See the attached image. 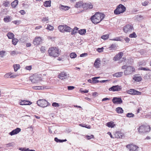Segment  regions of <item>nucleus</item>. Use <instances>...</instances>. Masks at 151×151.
I'll use <instances>...</instances> for the list:
<instances>
[{
  "label": "nucleus",
  "mask_w": 151,
  "mask_h": 151,
  "mask_svg": "<svg viewBox=\"0 0 151 151\" xmlns=\"http://www.w3.org/2000/svg\"><path fill=\"white\" fill-rule=\"evenodd\" d=\"M104 14L99 13H96L91 17L92 22L96 24L100 22L104 18Z\"/></svg>",
  "instance_id": "1"
},
{
  "label": "nucleus",
  "mask_w": 151,
  "mask_h": 151,
  "mask_svg": "<svg viewBox=\"0 0 151 151\" xmlns=\"http://www.w3.org/2000/svg\"><path fill=\"white\" fill-rule=\"evenodd\" d=\"M49 55L53 57H58L60 54V51L56 47H50L48 50Z\"/></svg>",
  "instance_id": "2"
},
{
  "label": "nucleus",
  "mask_w": 151,
  "mask_h": 151,
  "mask_svg": "<svg viewBox=\"0 0 151 151\" xmlns=\"http://www.w3.org/2000/svg\"><path fill=\"white\" fill-rule=\"evenodd\" d=\"M126 8L122 4L118 5L116 9L114 10V13L115 14H119L124 13L126 11Z\"/></svg>",
  "instance_id": "3"
},
{
  "label": "nucleus",
  "mask_w": 151,
  "mask_h": 151,
  "mask_svg": "<svg viewBox=\"0 0 151 151\" xmlns=\"http://www.w3.org/2000/svg\"><path fill=\"white\" fill-rule=\"evenodd\" d=\"M139 132L140 134H143L149 132L150 130V127L149 125H142L138 128Z\"/></svg>",
  "instance_id": "4"
},
{
  "label": "nucleus",
  "mask_w": 151,
  "mask_h": 151,
  "mask_svg": "<svg viewBox=\"0 0 151 151\" xmlns=\"http://www.w3.org/2000/svg\"><path fill=\"white\" fill-rule=\"evenodd\" d=\"M48 102L44 99H40L37 101L38 105L42 107H45L48 106Z\"/></svg>",
  "instance_id": "5"
},
{
  "label": "nucleus",
  "mask_w": 151,
  "mask_h": 151,
  "mask_svg": "<svg viewBox=\"0 0 151 151\" xmlns=\"http://www.w3.org/2000/svg\"><path fill=\"white\" fill-rule=\"evenodd\" d=\"M133 29V27L132 25L129 24H127L123 28L124 31L126 33L130 32Z\"/></svg>",
  "instance_id": "6"
},
{
  "label": "nucleus",
  "mask_w": 151,
  "mask_h": 151,
  "mask_svg": "<svg viewBox=\"0 0 151 151\" xmlns=\"http://www.w3.org/2000/svg\"><path fill=\"white\" fill-rule=\"evenodd\" d=\"M134 71L135 69L132 66H128L127 68V70L124 71V75H129Z\"/></svg>",
  "instance_id": "7"
},
{
  "label": "nucleus",
  "mask_w": 151,
  "mask_h": 151,
  "mask_svg": "<svg viewBox=\"0 0 151 151\" xmlns=\"http://www.w3.org/2000/svg\"><path fill=\"white\" fill-rule=\"evenodd\" d=\"M121 89V86L119 85L114 86L109 88V91H119Z\"/></svg>",
  "instance_id": "8"
},
{
  "label": "nucleus",
  "mask_w": 151,
  "mask_h": 151,
  "mask_svg": "<svg viewBox=\"0 0 151 151\" xmlns=\"http://www.w3.org/2000/svg\"><path fill=\"white\" fill-rule=\"evenodd\" d=\"M69 77V74L64 72L61 73L58 75L59 78L62 80L67 79Z\"/></svg>",
  "instance_id": "9"
},
{
  "label": "nucleus",
  "mask_w": 151,
  "mask_h": 151,
  "mask_svg": "<svg viewBox=\"0 0 151 151\" xmlns=\"http://www.w3.org/2000/svg\"><path fill=\"white\" fill-rule=\"evenodd\" d=\"M127 147L129 149L130 151H137L139 147L134 145H130L127 146Z\"/></svg>",
  "instance_id": "10"
},
{
  "label": "nucleus",
  "mask_w": 151,
  "mask_h": 151,
  "mask_svg": "<svg viewBox=\"0 0 151 151\" xmlns=\"http://www.w3.org/2000/svg\"><path fill=\"white\" fill-rule=\"evenodd\" d=\"M128 93L131 95H140L141 93L140 92L137 91L133 89H131L129 90L127 92Z\"/></svg>",
  "instance_id": "11"
},
{
  "label": "nucleus",
  "mask_w": 151,
  "mask_h": 151,
  "mask_svg": "<svg viewBox=\"0 0 151 151\" xmlns=\"http://www.w3.org/2000/svg\"><path fill=\"white\" fill-rule=\"evenodd\" d=\"M112 101L114 104H121L122 103V101L120 98L114 97L113 98Z\"/></svg>",
  "instance_id": "12"
},
{
  "label": "nucleus",
  "mask_w": 151,
  "mask_h": 151,
  "mask_svg": "<svg viewBox=\"0 0 151 151\" xmlns=\"http://www.w3.org/2000/svg\"><path fill=\"white\" fill-rule=\"evenodd\" d=\"M93 7V5L90 2L84 3L82 5V8L85 9H87L88 8L92 9Z\"/></svg>",
  "instance_id": "13"
},
{
  "label": "nucleus",
  "mask_w": 151,
  "mask_h": 151,
  "mask_svg": "<svg viewBox=\"0 0 151 151\" xmlns=\"http://www.w3.org/2000/svg\"><path fill=\"white\" fill-rule=\"evenodd\" d=\"M17 76V75H14L13 73L9 72L5 74L4 77L5 78H13Z\"/></svg>",
  "instance_id": "14"
},
{
  "label": "nucleus",
  "mask_w": 151,
  "mask_h": 151,
  "mask_svg": "<svg viewBox=\"0 0 151 151\" xmlns=\"http://www.w3.org/2000/svg\"><path fill=\"white\" fill-rule=\"evenodd\" d=\"M21 131V129L20 128H17L15 129L12 130V132L9 133V134L11 136L16 134H18Z\"/></svg>",
  "instance_id": "15"
},
{
  "label": "nucleus",
  "mask_w": 151,
  "mask_h": 151,
  "mask_svg": "<svg viewBox=\"0 0 151 151\" xmlns=\"http://www.w3.org/2000/svg\"><path fill=\"white\" fill-rule=\"evenodd\" d=\"M123 55V53L122 52H120L115 56L113 60L114 61H117L122 58Z\"/></svg>",
  "instance_id": "16"
},
{
  "label": "nucleus",
  "mask_w": 151,
  "mask_h": 151,
  "mask_svg": "<svg viewBox=\"0 0 151 151\" xmlns=\"http://www.w3.org/2000/svg\"><path fill=\"white\" fill-rule=\"evenodd\" d=\"M41 39L40 37H36L34 40L33 43L35 45H38L40 44L41 42Z\"/></svg>",
  "instance_id": "17"
},
{
  "label": "nucleus",
  "mask_w": 151,
  "mask_h": 151,
  "mask_svg": "<svg viewBox=\"0 0 151 151\" xmlns=\"http://www.w3.org/2000/svg\"><path fill=\"white\" fill-rule=\"evenodd\" d=\"M29 80L32 83H37L38 82V78L36 76H32L29 77Z\"/></svg>",
  "instance_id": "18"
},
{
  "label": "nucleus",
  "mask_w": 151,
  "mask_h": 151,
  "mask_svg": "<svg viewBox=\"0 0 151 151\" xmlns=\"http://www.w3.org/2000/svg\"><path fill=\"white\" fill-rule=\"evenodd\" d=\"M59 7L61 11H67L70 8V7L62 5H60Z\"/></svg>",
  "instance_id": "19"
},
{
  "label": "nucleus",
  "mask_w": 151,
  "mask_h": 151,
  "mask_svg": "<svg viewBox=\"0 0 151 151\" xmlns=\"http://www.w3.org/2000/svg\"><path fill=\"white\" fill-rule=\"evenodd\" d=\"M100 60L99 58H97L96 59L94 63V66L96 68H98L100 66Z\"/></svg>",
  "instance_id": "20"
},
{
  "label": "nucleus",
  "mask_w": 151,
  "mask_h": 151,
  "mask_svg": "<svg viewBox=\"0 0 151 151\" xmlns=\"http://www.w3.org/2000/svg\"><path fill=\"white\" fill-rule=\"evenodd\" d=\"M123 136V134L119 132H116L114 134L115 137L117 138H122Z\"/></svg>",
  "instance_id": "21"
},
{
  "label": "nucleus",
  "mask_w": 151,
  "mask_h": 151,
  "mask_svg": "<svg viewBox=\"0 0 151 151\" xmlns=\"http://www.w3.org/2000/svg\"><path fill=\"white\" fill-rule=\"evenodd\" d=\"M133 79L135 81L139 82L142 80V78L141 76H139L138 75H135L134 76Z\"/></svg>",
  "instance_id": "22"
},
{
  "label": "nucleus",
  "mask_w": 151,
  "mask_h": 151,
  "mask_svg": "<svg viewBox=\"0 0 151 151\" xmlns=\"http://www.w3.org/2000/svg\"><path fill=\"white\" fill-rule=\"evenodd\" d=\"M123 72H118L113 74V76L114 77H121L123 74Z\"/></svg>",
  "instance_id": "23"
},
{
  "label": "nucleus",
  "mask_w": 151,
  "mask_h": 151,
  "mask_svg": "<svg viewBox=\"0 0 151 151\" xmlns=\"http://www.w3.org/2000/svg\"><path fill=\"white\" fill-rule=\"evenodd\" d=\"M106 126L108 127L112 128L114 127L115 126V124H114V122H110L106 124Z\"/></svg>",
  "instance_id": "24"
},
{
  "label": "nucleus",
  "mask_w": 151,
  "mask_h": 151,
  "mask_svg": "<svg viewBox=\"0 0 151 151\" xmlns=\"http://www.w3.org/2000/svg\"><path fill=\"white\" fill-rule=\"evenodd\" d=\"M64 29H65L64 32H70L71 30V29L70 28V27L67 25H64Z\"/></svg>",
  "instance_id": "25"
},
{
  "label": "nucleus",
  "mask_w": 151,
  "mask_h": 151,
  "mask_svg": "<svg viewBox=\"0 0 151 151\" xmlns=\"http://www.w3.org/2000/svg\"><path fill=\"white\" fill-rule=\"evenodd\" d=\"M51 1H46L44 2V5L46 7H50L51 6Z\"/></svg>",
  "instance_id": "26"
},
{
  "label": "nucleus",
  "mask_w": 151,
  "mask_h": 151,
  "mask_svg": "<svg viewBox=\"0 0 151 151\" xmlns=\"http://www.w3.org/2000/svg\"><path fill=\"white\" fill-rule=\"evenodd\" d=\"M18 1L17 0H15L11 3V5L12 8H14L17 5Z\"/></svg>",
  "instance_id": "27"
},
{
  "label": "nucleus",
  "mask_w": 151,
  "mask_h": 151,
  "mask_svg": "<svg viewBox=\"0 0 151 151\" xmlns=\"http://www.w3.org/2000/svg\"><path fill=\"white\" fill-rule=\"evenodd\" d=\"M116 45L115 44H112L109 47V49L110 50H115L116 48Z\"/></svg>",
  "instance_id": "28"
},
{
  "label": "nucleus",
  "mask_w": 151,
  "mask_h": 151,
  "mask_svg": "<svg viewBox=\"0 0 151 151\" xmlns=\"http://www.w3.org/2000/svg\"><path fill=\"white\" fill-rule=\"evenodd\" d=\"M83 3L81 1L78 2L76 3L75 5V7L76 8H78L82 6V5H83Z\"/></svg>",
  "instance_id": "29"
},
{
  "label": "nucleus",
  "mask_w": 151,
  "mask_h": 151,
  "mask_svg": "<svg viewBox=\"0 0 151 151\" xmlns=\"http://www.w3.org/2000/svg\"><path fill=\"white\" fill-rule=\"evenodd\" d=\"M116 111L119 114H122L123 113V110L120 107H118L116 109Z\"/></svg>",
  "instance_id": "30"
},
{
  "label": "nucleus",
  "mask_w": 151,
  "mask_h": 151,
  "mask_svg": "<svg viewBox=\"0 0 151 151\" xmlns=\"http://www.w3.org/2000/svg\"><path fill=\"white\" fill-rule=\"evenodd\" d=\"M10 17L9 16H6V17L4 19V20L5 22L7 23L11 21Z\"/></svg>",
  "instance_id": "31"
},
{
  "label": "nucleus",
  "mask_w": 151,
  "mask_h": 151,
  "mask_svg": "<svg viewBox=\"0 0 151 151\" xmlns=\"http://www.w3.org/2000/svg\"><path fill=\"white\" fill-rule=\"evenodd\" d=\"M123 38L122 37H115L111 40L113 41H122V40Z\"/></svg>",
  "instance_id": "32"
},
{
  "label": "nucleus",
  "mask_w": 151,
  "mask_h": 151,
  "mask_svg": "<svg viewBox=\"0 0 151 151\" xmlns=\"http://www.w3.org/2000/svg\"><path fill=\"white\" fill-rule=\"evenodd\" d=\"M13 68H14V71L15 72H16L17 70L19 69L20 66L19 64H15L13 65Z\"/></svg>",
  "instance_id": "33"
},
{
  "label": "nucleus",
  "mask_w": 151,
  "mask_h": 151,
  "mask_svg": "<svg viewBox=\"0 0 151 151\" xmlns=\"http://www.w3.org/2000/svg\"><path fill=\"white\" fill-rule=\"evenodd\" d=\"M79 126L82 127H86L87 128L90 129L91 128V127L90 125H87L86 124H80Z\"/></svg>",
  "instance_id": "34"
},
{
  "label": "nucleus",
  "mask_w": 151,
  "mask_h": 151,
  "mask_svg": "<svg viewBox=\"0 0 151 151\" xmlns=\"http://www.w3.org/2000/svg\"><path fill=\"white\" fill-rule=\"evenodd\" d=\"M7 36L9 39H11L14 38V35L12 33L9 32L7 34Z\"/></svg>",
  "instance_id": "35"
},
{
  "label": "nucleus",
  "mask_w": 151,
  "mask_h": 151,
  "mask_svg": "<svg viewBox=\"0 0 151 151\" xmlns=\"http://www.w3.org/2000/svg\"><path fill=\"white\" fill-rule=\"evenodd\" d=\"M64 25H60L58 26V29L59 31L62 32H64Z\"/></svg>",
  "instance_id": "36"
},
{
  "label": "nucleus",
  "mask_w": 151,
  "mask_h": 151,
  "mask_svg": "<svg viewBox=\"0 0 151 151\" xmlns=\"http://www.w3.org/2000/svg\"><path fill=\"white\" fill-rule=\"evenodd\" d=\"M18 41V40L17 38H12V44L14 45H16Z\"/></svg>",
  "instance_id": "37"
},
{
  "label": "nucleus",
  "mask_w": 151,
  "mask_h": 151,
  "mask_svg": "<svg viewBox=\"0 0 151 151\" xmlns=\"http://www.w3.org/2000/svg\"><path fill=\"white\" fill-rule=\"evenodd\" d=\"M109 34L104 35L101 36V38L104 40H105L109 38Z\"/></svg>",
  "instance_id": "38"
},
{
  "label": "nucleus",
  "mask_w": 151,
  "mask_h": 151,
  "mask_svg": "<svg viewBox=\"0 0 151 151\" xmlns=\"http://www.w3.org/2000/svg\"><path fill=\"white\" fill-rule=\"evenodd\" d=\"M78 28L77 27H75L72 31L71 34L72 35H73L76 33L77 32V31L78 30Z\"/></svg>",
  "instance_id": "39"
},
{
  "label": "nucleus",
  "mask_w": 151,
  "mask_h": 151,
  "mask_svg": "<svg viewBox=\"0 0 151 151\" xmlns=\"http://www.w3.org/2000/svg\"><path fill=\"white\" fill-rule=\"evenodd\" d=\"M78 33L81 35H83L86 33V30L85 29H82L78 31Z\"/></svg>",
  "instance_id": "40"
},
{
  "label": "nucleus",
  "mask_w": 151,
  "mask_h": 151,
  "mask_svg": "<svg viewBox=\"0 0 151 151\" xmlns=\"http://www.w3.org/2000/svg\"><path fill=\"white\" fill-rule=\"evenodd\" d=\"M23 102V104H24V105H30L32 104L31 102L28 101L24 100Z\"/></svg>",
  "instance_id": "41"
},
{
  "label": "nucleus",
  "mask_w": 151,
  "mask_h": 151,
  "mask_svg": "<svg viewBox=\"0 0 151 151\" xmlns=\"http://www.w3.org/2000/svg\"><path fill=\"white\" fill-rule=\"evenodd\" d=\"M70 56L71 58H74L76 57L77 55L75 52H72L70 54Z\"/></svg>",
  "instance_id": "42"
},
{
  "label": "nucleus",
  "mask_w": 151,
  "mask_h": 151,
  "mask_svg": "<svg viewBox=\"0 0 151 151\" xmlns=\"http://www.w3.org/2000/svg\"><path fill=\"white\" fill-rule=\"evenodd\" d=\"M6 51L2 50L0 51V56L1 58H3L6 53Z\"/></svg>",
  "instance_id": "43"
},
{
  "label": "nucleus",
  "mask_w": 151,
  "mask_h": 151,
  "mask_svg": "<svg viewBox=\"0 0 151 151\" xmlns=\"http://www.w3.org/2000/svg\"><path fill=\"white\" fill-rule=\"evenodd\" d=\"M33 88L35 90H41L43 88V87L41 86H34L33 87Z\"/></svg>",
  "instance_id": "44"
},
{
  "label": "nucleus",
  "mask_w": 151,
  "mask_h": 151,
  "mask_svg": "<svg viewBox=\"0 0 151 151\" xmlns=\"http://www.w3.org/2000/svg\"><path fill=\"white\" fill-rule=\"evenodd\" d=\"M46 29H49L50 30H52L54 29V27L50 25H48Z\"/></svg>",
  "instance_id": "45"
},
{
  "label": "nucleus",
  "mask_w": 151,
  "mask_h": 151,
  "mask_svg": "<svg viewBox=\"0 0 151 151\" xmlns=\"http://www.w3.org/2000/svg\"><path fill=\"white\" fill-rule=\"evenodd\" d=\"M10 55H15L19 53L18 52H17L15 51H11L10 52Z\"/></svg>",
  "instance_id": "46"
},
{
  "label": "nucleus",
  "mask_w": 151,
  "mask_h": 151,
  "mask_svg": "<svg viewBox=\"0 0 151 151\" xmlns=\"http://www.w3.org/2000/svg\"><path fill=\"white\" fill-rule=\"evenodd\" d=\"M129 37L131 38L136 37H137V35L134 32L132 34H130L129 35Z\"/></svg>",
  "instance_id": "47"
},
{
  "label": "nucleus",
  "mask_w": 151,
  "mask_h": 151,
  "mask_svg": "<svg viewBox=\"0 0 151 151\" xmlns=\"http://www.w3.org/2000/svg\"><path fill=\"white\" fill-rule=\"evenodd\" d=\"M134 116V114L132 113H128L126 115L128 117H133Z\"/></svg>",
  "instance_id": "48"
},
{
  "label": "nucleus",
  "mask_w": 151,
  "mask_h": 151,
  "mask_svg": "<svg viewBox=\"0 0 151 151\" xmlns=\"http://www.w3.org/2000/svg\"><path fill=\"white\" fill-rule=\"evenodd\" d=\"M86 138L87 139H90L94 138V136L93 135H91L90 136L87 135L86 136Z\"/></svg>",
  "instance_id": "49"
},
{
  "label": "nucleus",
  "mask_w": 151,
  "mask_h": 151,
  "mask_svg": "<svg viewBox=\"0 0 151 151\" xmlns=\"http://www.w3.org/2000/svg\"><path fill=\"white\" fill-rule=\"evenodd\" d=\"M52 106L55 107H58L59 106V104L58 103L56 102L53 103L52 104Z\"/></svg>",
  "instance_id": "50"
},
{
  "label": "nucleus",
  "mask_w": 151,
  "mask_h": 151,
  "mask_svg": "<svg viewBox=\"0 0 151 151\" xmlns=\"http://www.w3.org/2000/svg\"><path fill=\"white\" fill-rule=\"evenodd\" d=\"M48 21V17L43 18L42 20V21L43 22H47Z\"/></svg>",
  "instance_id": "51"
},
{
  "label": "nucleus",
  "mask_w": 151,
  "mask_h": 151,
  "mask_svg": "<svg viewBox=\"0 0 151 151\" xmlns=\"http://www.w3.org/2000/svg\"><path fill=\"white\" fill-rule=\"evenodd\" d=\"M14 143L13 142L10 143L6 144V145L7 147L13 146L14 145Z\"/></svg>",
  "instance_id": "52"
},
{
  "label": "nucleus",
  "mask_w": 151,
  "mask_h": 151,
  "mask_svg": "<svg viewBox=\"0 0 151 151\" xmlns=\"http://www.w3.org/2000/svg\"><path fill=\"white\" fill-rule=\"evenodd\" d=\"M104 48L102 47L101 48H97V50L99 52H103V51Z\"/></svg>",
  "instance_id": "53"
},
{
  "label": "nucleus",
  "mask_w": 151,
  "mask_h": 151,
  "mask_svg": "<svg viewBox=\"0 0 151 151\" xmlns=\"http://www.w3.org/2000/svg\"><path fill=\"white\" fill-rule=\"evenodd\" d=\"M54 140L56 142H62V140L58 139L57 137H55Z\"/></svg>",
  "instance_id": "54"
},
{
  "label": "nucleus",
  "mask_w": 151,
  "mask_h": 151,
  "mask_svg": "<svg viewBox=\"0 0 151 151\" xmlns=\"http://www.w3.org/2000/svg\"><path fill=\"white\" fill-rule=\"evenodd\" d=\"M53 127H48L49 132L50 133H52V129H53Z\"/></svg>",
  "instance_id": "55"
},
{
  "label": "nucleus",
  "mask_w": 151,
  "mask_h": 151,
  "mask_svg": "<svg viewBox=\"0 0 151 151\" xmlns=\"http://www.w3.org/2000/svg\"><path fill=\"white\" fill-rule=\"evenodd\" d=\"M40 50L43 52H45V48L44 47L42 46L40 48Z\"/></svg>",
  "instance_id": "56"
},
{
  "label": "nucleus",
  "mask_w": 151,
  "mask_h": 151,
  "mask_svg": "<svg viewBox=\"0 0 151 151\" xmlns=\"http://www.w3.org/2000/svg\"><path fill=\"white\" fill-rule=\"evenodd\" d=\"M25 68L27 70H30L32 69V66L31 65L27 66Z\"/></svg>",
  "instance_id": "57"
},
{
  "label": "nucleus",
  "mask_w": 151,
  "mask_h": 151,
  "mask_svg": "<svg viewBox=\"0 0 151 151\" xmlns=\"http://www.w3.org/2000/svg\"><path fill=\"white\" fill-rule=\"evenodd\" d=\"M74 88V87L73 86H68V89L69 90H73Z\"/></svg>",
  "instance_id": "58"
},
{
  "label": "nucleus",
  "mask_w": 151,
  "mask_h": 151,
  "mask_svg": "<svg viewBox=\"0 0 151 151\" xmlns=\"http://www.w3.org/2000/svg\"><path fill=\"white\" fill-rule=\"evenodd\" d=\"M3 4L5 7H7L8 6V5L9 4L8 2H5Z\"/></svg>",
  "instance_id": "59"
},
{
  "label": "nucleus",
  "mask_w": 151,
  "mask_h": 151,
  "mask_svg": "<svg viewBox=\"0 0 151 151\" xmlns=\"http://www.w3.org/2000/svg\"><path fill=\"white\" fill-rule=\"evenodd\" d=\"M148 1H145L144 2L142 3V4L143 6H146L147 5L148 3Z\"/></svg>",
  "instance_id": "60"
},
{
  "label": "nucleus",
  "mask_w": 151,
  "mask_h": 151,
  "mask_svg": "<svg viewBox=\"0 0 151 151\" xmlns=\"http://www.w3.org/2000/svg\"><path fill=\"white\" fill-rule=\"evenodd\" d=\"M80 91L81 93H88V91L86 90L83 91V90H81V89L80 90Z\"/></svg>",
  "instance_id": "61"
},
{
  "label": "nucleus",
  "mask_w": 151,
  "mask_h": 151,
  "mask_svg": "<svg viewBox=\"0 0 151 151\" xmlns=\"http://www.w3.org/2000/svg\"><path fill=\"white\" fill-rule=\"evenodd\" d=\"M22 15H24L26 13L25 12L24 10H21L19 12Z\"/></svg>",
  "instance_id": "62"
},
{
  "label": "nucleus",
  "mask_w": 151,
  "mask_h": 151,
  "mask_svg": "<svg viewBox=\"0 0 151 151\" xmlns=\"http://www.w3.org/2000/svg\"><path fill=\"white\" fill-rule=\"evenodd\" d=\"M109 81L110 80H102V81H100V82L101 83H105V82H109Z\"/></svg>",
  "instance_id": "63"
},
{
  "label": "nucleus",
  "mask_w": 151,
  "mask_h": 151,
  "mask_svg": "<svg viewBox=\"0 0 151 151\" xmlns=\"http://www.w3.org/2000/svg\"><path fill=\"white\" fill-rule=\"evenodd\" d=\"M124 40L126 42H128L130 40L129 39L128 37H126L125 38Z\"/></svg>",
  "instance_id": "64"
}]
</instances>
